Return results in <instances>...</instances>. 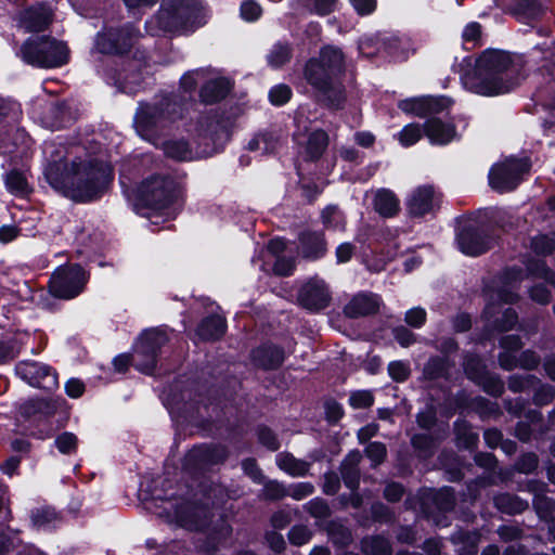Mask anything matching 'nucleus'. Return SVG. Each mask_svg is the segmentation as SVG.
<instances>
[{
	"label": "nucleus",
	"mask_w": 555,
	"mask_h": 555,
	"mask_svg": "<svg viewBox=\"0 0 555 555\" xmlns=\"http://www.w3.org/2000/svg\"><path fill=\"white\" fill-rule=\"evenodd\" d=\"M240 114L237 105L219 106L201 113L190 131L194 149L184 138L169 139L162 144L164 155L168 159L186 163L222 153L232 139Z\"/></svg>",
	"instance_id": "f257e3e1"
},
{
	"label": "nucleus",
	"mask_w": 555,
	"mask_h": 555,
	"mask_svg": "<svg viewBox=\"0 0 555 555\" xmlns=\"http://www.w3.org/2000/svg\"><path fill=\"white\" fill-rule=\"evenodd\" d=\"M197 88L192 72L184 73L179 80L180 91L162 92L153 102H140L134 115L138 133L146 140L157 139L170 132L189 112Z\"/></svg>",
	"instance_id": "f03ea898"
},
{
	"label": "nucleus",
	"mask_w": 555,
	"mask_h": 555,
	"mask_svg": "<svg viewBox=\"0 0 555 555\" xmlns=\"http://www.w3.org/2000/svg\"><path fill=\"white\" fill-rule=\"evenodd\" d=\"M306 82L311 87L315 102L328 109L340 111L347 101L345 55L334 46L321 48L319 56L308 59L302 69Z\"/></svg>",
	"instance_id": "7ed1b4c3"
},
{
	"label": "nucleus",
	"mask_w": 555,
	"mask_h": 555,
	"mask_svg": "<svg viewBox=\"0 0 555 555\" xmlns=\"http://www.w3.org/2000/svg\"><path fill=\"white\" fill-rule=\"evenodd\" d=\"M513 59L506 51L486 49L475 60L474 68L462 75L466 90L481 96H496L513 90V78L503 75L512 67Z\"/></svg>",
	"instance_id": "20e7f679"
},
{
	"label": "nucleus",
	"mask_w": 555,
	"mask_h": 555,
	"mask_svg": "<svg viewBox=\"0 0 555 555\" xmlns=\"http://www.w3.org/2000/svg\"><path fill=\"white\" fill-rule=\"evenodd\" d=\"M114 181L112 165L100 158L79 162L69 197L75 203L88 204L101 199Z\"/></svg>",
	"instance_id": "39448f33"
},
{
	"label": "nucleus",
	"mask_w": 555,
	"mask_h": 555,
	"mask_svg": "<svg viewBox=\"0 0 555 555\" xmlns=\"http://www.w3.org/2000/svg\"><path fill=\"white\" fill-rule=\"evenodd\" d=\"M179 182L170 175L154 173L142 180L132 191L133 204L139 209L163 211L180 197Z\"/></svg>",
	"instance_id": "423d86ee"
},
{
	"label": "nucleus",
	"mask_w": 555,
	"mask_h": 555,
	"mask_svg": "<svg viewBox=\"0 0 555 555\" xmlns=\"http://www.w3.org/2000/svg\"><path fill=\"white\" fill-rule=\"evenodd\" d=\"M69 48L66 42L50 35L27 38L21 46L18 55L28 65L38 68H57L69 62Z\"/></svg>",
	"instance_id": "0eeeda50"
},
{
	"label": "nucleus",
	"mask_w": 555,
	"mask_h": 555,
	"mask_svg": "<svg viewBox=\"0 0 555 555\" xmlns=\"http://www.w3.org/2000/svg\"><path fill=\"white\" fill-rule=\"evenodd\" d=\"M455 242L459 250L468 257H479L494 247L493 228L464 215L455 218Z\"/></svg>",
	"instance_id": "6e6552de"
},
{
	"label": "nucleus",
	"mask_w": 555,
	"mask_h": 555,
	"mask_svg": "<svg viewBox=\"0 0 555 555\" xmlns=\"http://www.w3.org/2000/svg\"><path fill=\"white\" fill-rule=\"evenodd\" d=\"M169 343V336L160 327L143 330L133 344V367L146 376H156L158 360L164 346Z\"/></svg>",
	"instance_id": "1a4fd4ad"
},
{
	"label": "nucleus",
	"mask_w": 555,
	"mask_h": 555,
	"mask_svg": "<svg viewBox=\"0 0 555 555\" xmlns=\"http://www.w3.org/2000/svg\"><path fill=\"white\" fill-rule=\"evenodd\" d=\"M90 273L80 263L60 266L51 275L48 289L53 298L70 300L82 294Z\"/></svg>",
	"instance_id": "9d476101"
},
{
	"label": "nucleus",
	"mask_w": 555,
	"mask_h": 555,
	"mask_svg": "<svg viewBox=\"0 0 555 555\" xmlns=\"http://www.w3.org/2000/svg\"><path fill=\"white\" fill-rule=\"evenodd\" d=\"M137 40L135 29L131 24L104 26L93 39L92 51L105 56H127Z\"/></svg>",
	"instance_id": "9b49d317"
},
{
	"label": "nucleus",
	"mask_w": 555,
	"mask_h": 555,
	"mask_svg": "<svg viewBox=\"0 0 555 555\" xmlns=\"http://www.w3.org/2000/svg\"><path fill=\"white\" fill-rule=\"evenodd\" d=\"M531 166L529 157H509L494 164L489 170V185L499 193L512 192L521 183L522 176L529 173Z\"/></svg>",
	"instance_id": "f8f14e48"
},
{
	"label": "nucleus",
	"mask_w": 555,
	"mask_h": 555,
	"mask_svg": "<svg viewBox=\"0 0 555 555\" xmlns=\"http://www.w3.org/2000/svg\"><path fill=\"white\" fill-rule=\"evenodd\" d=\"M228 456V450L222 444H195L185 453L182 460V468L192 475L201 474L212 466L223 464Z\"/></svg>",
	"instance_id": "ddd939ff"
},
{
	"label": "nucleus",
	"mask_w": 555,
	"mask_h": 555,
	"mask_svg": "<svg viewBox=\"0 0 555 555\" xmlns=\"http://www.w3.org/2000/svg\"><path fill=\"white\" fill-rule=\"evenodd\" d=\"M442 194L433 184H422L412 190L405 199L408 215L413 219L428 215L435 217L441 208Z\"/></svg>",
	"instance_id": "4468645a"
},
{
	"label": "nucleus",
	"mask_w": 555,
	"mask_h": 555,
	"mask_svg": "<svg viewBox=\"0 0 555 555\" xmlns=\"http://www.w3.org/2000/svg\"><path fill=\"white\" fill-rule=\"evenodd\" d=\"M15 374L31 387L52 391L59 386L56 371L41 362L34 360L20 361L15 365Z\"/></svg>",
	"instance_id": "2eb2a0df"
},
{
	"label": "nucleus",
	"mask_w": 555,
	"mask_h": 555,
	"mask_svg": "<svg viewBox=\"0 0 555 555\" xmlns=\"http://www.w3.org/2000/svg\"><path fill=\"white\" fill-rule=\"evenodd\" d=\"M297 300L304 309L319 312L330 306L332 295L325 281L315 276L310 278L300 286Z\"/></svg>",
	"instance_id": "dca6fc26"
},
{
	"label": "nucleus",
	"mask_w": 555,
	"mask_h": 555,
	"mask_svg": "<svg viewBox=\"0 0 555 555\" xmlns=\"http://www.w3.org/2000/svg\"><path fill=\"white\" fill-rule=\"evenodd\" d=\"M324 231L305 229L297 234V255L307 262L323 259L328 253Z\"/></svg>",
	"instance_id": "f3484780"
},
{
	"label": "nucleus",
	"mask_w": 555,
	"mask_h": 555,
	"mask_svg": "<svg viewBox=\"0 0 555 555\" xmlns=\"http://www.w3.org/2000/svg\"><path fill=\"white\" fill-rule=\"evenodd\" d=\"M249 359L258 370L264 372L276 371L284 364L286 352L283 346L266 340L250 350Z\"/></svg>",
	"instance_id": "a211bd4d"
},
{
	"label": "nucleus",
	"mask_w": 555,
	"mask_h": 555,
	"mask_svg": "<svg viewBox=\"0 0 555 555\" xmlns=\"http://www.w3.org/2000/svg\"><path fill=\"white\" fill-rule=\"evenodd\" d=\"M79 169V162L66 158L50 162L44 169L47 182L56 191H63L69 195V188L74 185L75 176Z\"/></svg>",
	"instance_id": "6ab92c4d"
},
{
	"label": "nucleus",
	"mask_w": 555,
	"mask_h": 555,
	"mask_svg": "<svg viewBox=\"0 0 555 555\" xmlns=\"http://www.w3.org/2000/svg\"><path fill=\"white\" fill-rule=\"evenodd\" d=\"M382 304L380 295L371 292H360L352 296L345 305L343 311L349 319L372 317L379 312Z\"/></svg>",
	"instance_id": "aec40b11"
},
{
	"label": "nucleus",
	"mask_w": 555,
	"mask_h": 555,
	"mask_svg": "<svg viewBox=\"0 0 555 555\" xmlns=\"http://www.w3.org/2000/svg\"><path fill=\"white\" fill-rule=\"evenodd\" d=\"M227 330V319L220 314L210 313L197 323L194 333L202 343H216L223 338Z\"/></svg>",
	"instance_id": "412c9836"
},
{
	"label": "nucleus",
	"mask_w": 555,
	"mask_h": 555,
	"mask_svg": "<svg viewBox=\"0 0 555 555\" xmlns=\"http://www.w3.org/2000/svg\"><path fill=\"white\" fill-rule=\"evenodd\" d=\"M232 89L233 82L228 77L208 79L199 88V101L205 105L220 103L231 93Z\"/></svg>",
	"instance_id": "4be33fe9"
},
{
	"label": "nucleus",
	"mask_w": 555,
	"mask_h": 555,
	"mask_svg": "<svg viewBox=\"0 0 555 555\" xmlns=\"http://www.w3.org/2000/svg\"><path fill=\"white\" fill-rule=\"evenodd\" d=\"M423 131L435 145H447L457 135L456 126L439 117H428L423 125Z\"/></svg>",
	"instance_id": "5701e85b"
},
{
	"label": "nucleus",
	"mask_w": 555,
	"mask_h": 555,
	"mask_svg": "<svg viewBox=\"0 0 555 555\" xmlns=\"http://www.w3.org/2000/svg\"><path fill=\"white\" fill-rule=\"evenodd\" d=\"M66 401L63 398H31L23 402L20 406V413L24 418H30L36 415L51 417L57 413Z\"/></svg>",
	"instance_id": "b1692460"
},
{
	"label": "nucleus",
	"mask_w": 555,
	"mask_h": 555,
	"mask_svg": "<svg viewBox=\"0 0 555 555\" xmlns=\"http://www.w3.org/2000/svg\"><path fill=\"white\" fill-rule=\"evenodd\" d=\"M2 179L5 190L15 197L26 198L34 192L33 186L22 169L16 167L11 168L3 172Z\"/></svg>",
	"instance_id": "393cba45"
},
{
	"label": "nucleus",
	"mask_w": 555,
	"mask_h": 555,
	"mask_svg": "<svg viewBox=\"0 0 555 555\" xmlns=\"http://www.w3.org/2000/svg\"><path fill=\"white\" fill-rule=\"evenodd\" d=\"M52 23V13L47 8H28L21 15V24L29 33L44 31Z\"/></svg>",
	"instance_id": "a878e982"
},
{
	"label": "nucleus",
	"mask_w": 555,
	"mask_h": 555,
	"mask_svg": "<svg viewBox=\"0 0 555 555\" xmlns=\"http://www.w3.org/2000/svg\"><path fill=\"white\" fill-rule=\"evenodd\" d=\"M454 361L448 357L430 356L424 363L422 375L425 380L448 379Z\"/></svg>",
	"instance_id": "bb28decb"
},
{
	"label": "nucleus",
	"mask_w": 555,
	"mask_h": 555,
	"mask_svg": "<svg viewBox=\"0 0 555 555\" xmlns=\"http://www.w3.org/2000/svg\"><path fill=\"white\" fill-rule=\"evenodd\" d=\"M455 435V444L459 450L473 452L477 449L479 442L478 434L472 430V425L464 418H457L453 423Z\"/></svg>",
	"instance_id": "cd10ccee"
},
{
	"label": "nucleus",
	"mask_w": 555,
	"mask_h": 555,
	"mask_svg": "<svg viewBox=\"0 0 555 555\" xmlns=\"http://www.w3.org/2000/svg\"><path fill=\"white\" fill-rule=\"evenodd\" d=\"M328 146V134L323 129L312 131L305 146L304 159L306 162L315 163L324 154Z\"/></svg>",
	"instance_id": "c85d7f7f"
},
{
	"label": "nucleus",
	"mask_w": 555,
	"mask_h": 555,
	"mask_svg": "<svg viewBox=\"0 0 555 555\" xmlns=\"http://www.w3.org/2000/svg\"><path fill=\"white\" fill-rule=\"evenodd\" d=\"M374 209L384 218H392L400 210V201L391 190L382 189L375 195Z\"/></svg>",
	"instance_id": "c756f323"
},
{
	"label": "nucleus",
	"mask_w": 555,
	"mask_h": 555,
	"mask_svg": "<svg viewBox=\"0 0 555 555\" xmlns=\"http://www.w3.org/2000/svg\"><path fill=\"white\" fill-rule=\"evenodd\" d=\"M48 119L51 128L54 130L69 128L76 121L72 107L65 102L53 104L49 109Z\"/></svg>",
	"instance_id": "7c9ffc66"
},
{
	"label": "nucleus",
	"mask_w": 555,
	"mask_h": 555,
	"mask_svg": "<svg viewBox=\"0 0 555 555\" xmlns=\"http://www.w3.org/2000/svg\"><path fill=\"white\" fill-rule=\"evenodd\" d=\"M180 499L181 500L173 505V515L180 526L186 527L195 520L197 503L195 494H191L190 491H186L185 495H181Z\"/></svg>",
	"instance_id": "2f4dec72"
},
{
	"label": "nucleus",
	"mask_w": 555,
	"mask_h": 555,
	"mask_svg": "<svg viewBox=\"0 0 555 555\" xmlns=\"http://www.w3.org/2000/svg\"><path fill=\"white\" fill-rule=\"evenodd\" d=\"M462 366L466 378L474 385L489 372L486 361L475 352H467L464 356Z\"/></svg>",
	"instance_id": "473e14b6"
},
{
	"label": "nucleus",
	"mask_w": 555,
	"mask_h": 555,
	"mask_svg": "<svg viewBox=\"0 0 555 555\" xmlns=\"http://www.w3.org/2000/svg\"><path fill=\"white\" fill-rule=\"evenodd\" d=\"M33 139L24 129H16L12 134V149L4 151L9 154L10 164H16V158H25L31 154Z\"/></svg>",
	"instance_id": "72a5a7b5"
},
{
	"label": "nucleus",
	"mask_w": 555,
	"mask_h": 555,
	"mask_svg": "<svg viewBox=\"0 0 555 555\" xmlns=\"http://www.w3.org/2000/svg\"><path fill=\"white\" fill-rule=\"evenodd\" d=\"M360 550L364 555H392V544L383 534L365 535L360 540Z\"/></svg>",
	"instance_id": "f704fd0d"
},
{
	"label": "nucleus",
	"mask_w": 555,
	"mask_h": 555,
	"mask_svg": "<svg viewBox=\"0 0 555 555\" xmlns=\"http://www.w3.org/2000/svg\"><path fill=\"white\" fill-rule=\"evenodd\" d=\"M410 443L417 457L423 460L434 456L438 447L436 437L428 433L414 434L410 439Z\"/></svg>",
	"instance_id": "c9c22d12"
},
{
	"label": "nucleus",
	"mask_w": 555,
	"mask_h": 555,
	"mask_svg": "<svg viewBox=\"0 0 555 555\" xmlns=\"http://www.w3.org/2000/svg\"><path fill=\"white\" fill-rule=\"evenodd\" d=\"M157 22L159 27L166 33H176L188 29L173 3L159 12Z\"/></svg>",
	"instance_id": "e433bc0d"
},
{
	"label": "nucleus",
	"mask_w": 555,
	"mask_h": 555,
	"mask_svg": "<svg viewBox=\"0 0 555 555\" xmlns=\"http://www.w3.org/2000/svg\"><path fill=\"white\" fill-rule=\"evenodd\" d=\"M495 507L507 515L520 514L527 507V503L516 494L501 493L494 498Z\"/></svg>",
	"instance_id": "4c0bfd02"
},
{
	"label": "nucleus",
	"mask_w": 555,
	"mask_h": 555,
	"mask_svg": "<svg viewBox=\"0 0 555 555\" xmlns=\"http://www.w3.org/2000/svg\"><path fill=\"white\" fill-rule=\"evenodd\" d=\"M430 502L438 512H451L454 509L456 503L455 491L452 487L448 486L436 489L430 494Z\"/></svg>",
	"instance_id": "58836bf2"
},
{
	"label": "nucleus",
	"mask_w": 555,
	"mask_h": 555,
	"mask_svg": "<svg viewBox=\"0 0 555 555\" xmlns=\"http://www.w3.org/2000/svg\"><path fill=\"white\" fill-rule=\"evenodd\" d=\"M321 221L326 230H345V217L337 205H327L321 211Z\"/></svg>",
	"instance_id": "ea45409f"
},
{
	"label": "nucleus",
	"mask_w": 555,
	"mask_h": 555,
	"mask_svg": "<svg viewBox=\"0 0 555 555\" xmlns=\"http://www.w3.org/2000/svg\"><path fill=\"white\" fill-rule=\"evenodd\" d=\"M173 4L180 13L186 28L194 26L201 14V7L197 0H175Z\"/></svg>",
	"instance_id": "a19ab883"
},
{
	"label": "nucleus",
	"mask_w": 555,
	"mask_h": 555,
	"mask_svg": "<svg viewBox=\"0 0 555 555\" xmlns=\"http://www.w3.org/2000/svg\"><path fill=\"white\" fill-rule=\"evenodd\" d=\"M485 393L493 398H500L505 391V384L499 374L488 372L477 384Z\"/></svg>",
	"instance_id": "79ce46f5"
},
{
	"label": "nucleus",
	"mask_w": 555,
	"mask_h": 555,
	"mask_svg": "<svg viewBox=\"0 0 555 555\" xmlns=\"http://www.w3.org/2000/svg\"><path fill=\"white\" fill-rule=\"evenodd\" d=\"M327 534L336 547L345 548L352 542L350 529L337 521H331L327 526Z\"/></svg>",
	"instance_id": "37998d69"
},
{
	"label": "nucleus",
	"mask_w": 555,
	"mask_h": 555,
	"mask_svg": "<svg viewBox=\"0 0 555 555\" xmlns=\"http://www.w3.org/2000/svg\"><path fill=\"white\" fill-rule=\"evenodd\" d=\"M255 434L259 444L264 447L267 450L271 452L280 450L281 442L279 440V437L270 426L266 424H259L255 429Z\"/></svg>",
	"instance_id": "c03bdc74"
},
{
	"label": "nucleus",
	"mask_w": 555,
	"mask_h": 555,
	"mask_svg": "<svg viewBox=\"0 0 555 555\" xmlns=\"http://www.w3.org/2000/svg\"><path fill=\"white\" fill-rule=\"evenodd\" d=\"M538 384H540V378L532 374H513L507 379V388L514 393L533 389Z\"/></svg>",
	"instance_id": "a18cd8bd"
},
{
	"label": "nucleus",
	"mask_w": 555,
	"mask_h": 555,
	"mask_svg": "<svg viewBox=\"0 0 555 555\" xmlns=\"http://www.w3.org/2000/svg\"><path fill=\"white\" fill-rule=\"evenodd\" d=\"M292 56L291 46L287 42H278L268 55V63L271 67L281 68L292 60Z\"/></svg>",
	"instance_id": "49530a36"
},
{
	"label": "nucleus",
	"mask_w": 555,
	"mask_h": 555,
	"mask_svg": "<svg viewBox=\"0 0 555 555\" xmlns=\"http://www.w3.org/2000/svg\"><path fill=\"white\" fill-rule=\"evenodd\" d=\"M276 464L280 469L293 477L304 476L306 474V469L304 467L305 463L297 460L292 453L279 454Z\"/></svg>",
	"instance_id": "de8ad7c7"
},
{
	"label": "nucleus",
	"mask_w": 555,
	"mask_h": 555,
	"mask_svg": "<svg viewBox=\"0 0 555 555\" xmlns=\"http://www.w3.org/2000/svg\"><path fill=\"white\" fill-rule=\"evenodd\" d=\"M78 437L72 431L59 434L53 442V447L63 455H73L78 451Z\"/></svg>",
	"instance_id": "09e8293b"
},
{
	"label": "nucleus",
	"mask_w": 555,
	"mask_h": 555,
	"mask_svg": "<svg viewBox=\"0 0 555 555\" xmlns=\"http://www.w3.org/2000/svg\"><path fill=\"white\" fill-rule=\"evenodd\" d=\"M398 106L402 112L406 114L415 115L422 118L427 116V96L404 99L399 102Z\"/></svg>",
	"instance_id": "8fccbe9b"
},
{
	"label": "nucleus",
	"mask_w": 555,
	"mask_h": 555,
	"mask_svg": "<svg viewBox=\"0 0 555 555\" xmlns=\"http://www.w3.org/2000/svg\"><path fill=\"white\" fill-rule=\"evenodd\" d=\"M532 251L540 257H548L555 253V237L548 234H539L531 238Z\"/></svg>",
	"instance_id": "3c124183"
},
{
	"label": "nucleus",
	"mask_w": 555,
	"mask_h": 555,
	"mask_svg": "<svg viewBox=\"0 0 555 555\" xmlns=\"http://www.w3.org/2000/svg\"><path fill=\"white\" fill-rule=\"evenodd\" d=\"M518 313L517 311L508 307L503 310L501 317L494 319L492 322V328L499 333H506L515 328L518 323Z\"/></svg>",
	"instance_id": "603ef678"
},
{
	"label": "nucleus",
	"mask_w": 555,
	"mask_h": 555,
	"mask_svg": "<svg viewBox=\"0 0 555 555\" xmlns=\"http://www.w3.org/2000/svg\"><path fill=\"white\" fill-rule=\"evenodd\" d=\"M293 96L292 88L286 83H279L270 88L268 100L271 105L281 107L287 104Z\"/></svg>",
	"instance_id": "864d4df0"
},
{
	"label": "nucleus",
	"mask_w": 555,
	"mask_h": 555,
	"mask_svg": "<svg viewBox=\"0 0 555 555\" xmlns=\"http://www.w3.org/2000/svg\"><path fill=\"white\" fill-rule=\"evenodd\" d=\"M99 74L105 80V82L109 86L116 87L120 83L121 79L125 77L124 70H121L115 61L103 63L99 66Z\"/></svg>",
	"instance_id": "5fc2aeb1"
},
{
	"label": "nucleus",
	"mask_w": 555,
	"mask_h": 555,
	"mask_svg": "<svg viewBox=\"0 0 555 555\" xmlns=\"http://www.w3.org/2000/svg\"><path fill=\"white\" fill-rule=\"evenodd\" d=\"M415 421L421 429L431 430L438 422L436 406L433 403H427L423 410L416 413Z\"/></svg>",
	"instance_id": "6e6d98bb"
},
{
	"label": "nucleus",
	"mask_w": 555,
	"mask_h": 555,
	"mask_svg": "<svg viewBox=\"0 0 555 555\" xmlns=\"http://www.w3.org/2000/svg\"><path fill=\"white\" fill-rule=\"evenodd\" d=\"M57 518V513L51 506H42L31 509L30 519L35 527L42 528Z\"/></svg>",
	"instance_id": "4d7b16f0"
},
{
	"label": "nucleus",
	"mask_w": 555,
	"mask_h": 555,
	"mask_svg": "<svg viewBox=\"0 0 555 555\" xmlns=\"http://www.w3.org/2000/svg\"><path fill=\"white\" fill-rule=\"evenodd\" d=\"M288 495L285 486L278 480H268L263 485L262 499L266 501H280Z\"/></svg>",
	"instance_id": "13d9d810"
},
{
	"label": "nucleus",
	"mask_w": 555,
	"mask_h": 555,
	"mask_svg": "<svg viewBox=\"0 0 555 555\" xmlns=\"http://www.w3.org/2000/svg\"><path fill=\"white\" fill-rule=\"evenodd\" d=\"M312 537V531L305 525H294L287 533L289 543L295 546L309 543Z\"/></svg>",
	"instance_id": "bf43d9fd"
},
{
	"label": "nucleus",
	"mask_w": 555,
	"mask_h": 555,
	"mask_svg": "<svg viewBox=\"0 0 555 555\" xmlns=\"http://www.w3.org/2000/svg\"><path fill=\"white\" fill-rule=\"evenodd\" d=\"M532 401L537 406H544L553 402L555 398V388L550 384H538L533 388Z\"/></svg>",
	"instance_id": "052dcab7"
},
{
	"label": "nucleus",
	"mask_w": 555,
	"mask_h": 555,
	"mask_svg": "<svg viewBox=\"0 0 555 555\" xmlns=\"http://www.w3.org/2000/svg\"><path fill=\"white\" fill-rule=\"evenodd\" d=\"M323 406L325 421L330 425H336L345 416V411L341 403H339L334 398L326 399Z\"/></svg>",
	"instance_id": "680f3d73"
},
{
	"label": "nucleus",
	"mask_w": 555,
	"mask_h": 555,
	"mask_svg": "<svg viewBox=\"0 0 555 555\" xmlns=\"http://www.w3.org/2000/svg\"><path fill=\"white\" fill-rule=\"evenodd\" d=\"M539 466V457L534 452L522 453L515 462V469L519 474H532Z\"/></svg>",
	"instance_id": "e2e57ef3"
},
{
	"label": "nucleus",
	"mask_w": 555,
	"mask_h": 555,
	"mask_svg": "<svg viewBox=\"0 0 555 555\" xmlns=\"http://www.w3.org/2000/svg\"><path fill=\"white\" fill-rule=\"evenodd\" d=\"M533 506L537 512V515L544 520H548L554 517L555 513V500L547 495L537 496L533 500Z\"/></svg>",
	"instance_id": "0e129e2a"
},
{
	"label": "nucleus",
	"mask_w": 555,
	"mask_h": 555,
	"mask_svg": "<svg viewBox=\"0 0 555 555\" xmlns=\"http://www.w3.org/2000/svg\"><path fill=\"white\" fill-rule=\"evenodd\" d=\"M423 133V126L421 127L418 124L405 125L400 131V143L405 147L412 146L420 141Z\"/></svg>",
	"instance_id": "69168bd1"
},
{
	"label": "nucleus",
	"mask_w": 555,
	"mask_h": 555,
	"mask_svg": "<svg viewBox=\"0 0 555 555\" xmlns=\"http://www.w3.org/2000/svg\"><path fill=\"white\" fill-rule=\"evenodd\" d=\"M365 456L371 460L374 466L384 463L387 456V448L380 441H371L364 449Z\"/></svg>",
	"instance_id": "338daca9"
},
{
	"label": "nucleus",
	"mask_w": 555,
	"mask_h": 555,
	"mask_svg": "<svg viewBox=\"0 0 555 555\" xmlns=\"http://www.w3.org/2000/svg\"><path fill=\"white\" fill-rule=\"evenodd\" d=\"M370 513L374 522L389 524L395 518L393 512L390 507L379 501L371 504Z\"/></svg>",
	"instance_id": "774afa93"
}]
</instances>
